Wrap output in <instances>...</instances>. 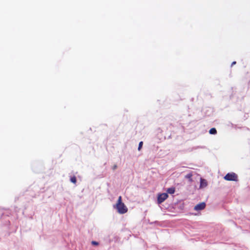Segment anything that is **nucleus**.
I'll return each instance as SVG.
<instances>
[{
    "label": "nucleus",
    "mask_w": 250,
    "mask_h": 250,
    "mask_svg": "<svg viewBox=\"0 0 250 250\" xmlns=\"http://www.w3.org/2000/svg\"><path fill=\"white\" fill-rule=\"evenodd\" d=\"M114 207L117 209L118 212L120 214H124L127 211V208L122 202L121 196H119L117 203L116 205L114 206Z\"/></svg>",
    "instance_id": "nucleus-1"
},
{
    "label": "nucleus",
    "mask_w": 250,
    "mask_h": 250,
    "mask_svg": "<svg viewBox=\"0 0 250 250\" xmlns=\"http://www.w3.org/2000/svg\"><path fill=\"white\" fill-rule=\"evenodd\" d=\"M224 179L227 181H237L238 176L234 172L228 173L225 176Z\"/></svg>",
    "instance_id": "nucleus-2"
},
{
    "label": "nucleus",
    "mask_w": 250,
    "mask_h": 250,
    "mask_svg": "<svg viewBox=\"0 0 250 250\" xmlns=\"http://www.w3.org/2000/svg\"><path fill=\"white\" fill-rule=\"evenodd\" d=\"M168 195L167 193H163L159 194L157 197V203L158 204H161L165 200H166Z\"/></svg>",
    "instance_id": "nucleus-3"
},
{
    "label": "nucleus",
    "mask_w": 250,
    "mask_h": 250,
    "mask_svg": "<svg viewBox=\"0 0 250 250\" xmlns=\"http://www.w3.org/2000/svg\"><path fill=\"white\" fill-rule=\"evenodd\" d=\"M206 207V204L204 202L200 203L197 205H196L194 208V209L197 211L201 210L203 209H204Z\"/></svg>",
    "instance_id": "nucleus-4"
},
{
    "label": "nucleus",
    "mask_w": 250,
    "mask_h": 250,
    "mask_svg": "<svg viewBox=\"0 0 250 250\" xmlns=\"http://www.w3.org/2000/svg\"><path fill=\"white\" fill-rule=\"evenodd\" d=\"M207 186V182L206 180L201 179L200 180V187H205Z\"/></svg>",
    "instance_id": "nucleus-5"
},
{
    "label": "nucleus",
    "mask_w": 250,
    "mask_h": 250,
    "mask_svg": "<svg viewBox=\"0 0 250 250\" xmlns=\"http://www.w3.org/2000/svg\"><path fill=\"white\" fill-rule=\"evenodd\" d=\"M175 192V188H169L167 189V193L169 194H173Z\"/></svg>",
    "instance_id": "nucleus-6"
},
{
    "label": "nucleus",
    "mask_w": 250,
    "mask_h": 250,
    "mask_svg": "<svg viewBox=\"0 0 250 250\" xmlns=\"http://www.w3.org/2000/svg\"><path fill=\"white\" fill-rule=\"evenodd\" d=\"M192 174L191 173H188L185 176V178L188 179L190 182L192 181Z\"/></svg>",
    "instance_id": "nucleus-7"
},
{
    "label": "nucleus",
    "mask_w": 250,
    "mask_h": 250,
    "mask_svg": "<svg viewBox=\"0 0 250 250\" xmlns=\"http://www.w3.org/2000/svg\"><path fill=\"white\" fill-rule=\"evenodd\" d=\"M209 133L210 134H213V135H215L217 133V130L215 128H211L209 131Z\"/></svg>",
    "instance_id": "nucleus-8"
},
{
    "label": "nucleus",
    "mask_w": 250,
    "mask_h": 250,
    "mask_svg": "<svg viewBox=\"0 0 250 250\" xmlns=\"http://www.w3.org/2000/svg\"><path fill=\"white\" fill-rule=\"evenodd\" d=\"M70 181L74 183V184H75L77 182V180H76V178L75 176H73L72 177H71L70 178Z\"/></svg>",
    "instance_id": "nucleus-9"
},
{
    "label": "nucleus",
    "mask_w": 250,
    "mask_h": 250,
    "mask_svg": "<svg viewBox=\"0 0 250 250\" xmlns=\"http://www.w3.org/2000/svg\"><path fill=\"white\" fill-rule=\"evenodd\" d=\"M143 144V142L142 141H141V142H140L139 143L138 148V150H141V149L142 148Z\"/></svg>",
    "instance_id": "nucleus-10"
},
{
    "label": "nucleus",
    "mask_w": 250,
    "mask_h": 250,
    "mask_svg": "<svg viewBox=\"0 0 250 250\" xmlns=\"http://www.w3.org/2000/svg\"><path fill=\"white\" fill-rule=\"evenodd\" d=\"M92 244L93 245H95V246H97L99 245V243L97 241H92V242H91Z\"/></svg>",
    "instance_id": "nucleus-11"
},
{
    "label": "nucleus",
    "mask_w": 250,
    "mask_h": 250,
    "mask_svg": "<svg viewBox=\"0 0 250 250\" xmlns=\"http://www.w3.org/2000/svg\"><path fill=\"white\" fill-rule=\"evenodd\" d=\"M117 165H115L113 167L112 169H113V170H115V169H116L117 168Z\"/></svg>",
    "instance_id": "nucleus-12"
},
{
    "label": "nucleus",
    "mask_w": 250,
    "mask_h": 250,
    "mask_svg": "<svg viewBox=\"0 0 250 250\" xmlns=\"http://www.w3.org/2000/svg\"><path fill=\"white\" fill-rule=\"evenodd\" d=\"M202 148V146H196V147H193V149H197V148Z\"/></svg>",
    "instance_id": "nucleus-13"
},
{
    "label": "nucleus",
    "mask_w": 250,
    "mask_h": 250,
    "mask_svg": "<svg viewBox=\"0 0 250 250\" xmlns=\"http://www.w3.org/2000/svg\"><path fill=\"white\" fill-rule=\"evenodd\" d=\"M236 64V62H235V61H234V62H232V63H231V66H232V65H234V64Z\"/></svg>",
    "instance_id": "nucleus-14"
}]
</instances>
